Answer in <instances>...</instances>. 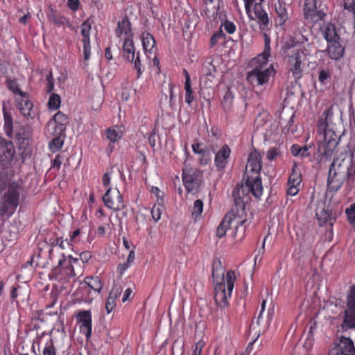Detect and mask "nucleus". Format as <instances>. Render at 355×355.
<instances>
[{
	"label": "nucleus",
	"instance_id": "nucleus-1",
	"mask_svg": "<svg viewBox=\"0 0 355 355\" xmlns=\"http://www.w3.org/2000/svg\"><path fill=\"white\" fill-rule=\"evenodd\" d=\"M262 156L254 148L250 153L243 175V183L232 191L234 206L221 222H247L245 205L250 200L249 193L256 198L263 194V184L261 178Z\"/></svg>",
	"mask_w": 355,
	"mask_h": 355
},
{
	"label": "nucleus",
	"instance_id": "nucleus-2",
	"mask_svg": "<svg viewBox=\"0 0 355 355\" xmlns=\"http://www.w3.org/2000/svg\"><path fill=\"white\" fill-rule=\"evenodd\" d=\"M354 152L349 145L338 150L334 155L332 163L329 168L327 190L329 192L338 191L344 182L350 184L354 182L355 175Z\"/></svg>",
	"mask_w": 355,
	"mask_h": 355
},
{
	"label": "nucleus",
	"instance_id": "nucleus-3",
	"mask_svg": "<svg viewBox=\"0 0 355 355\" xmlns=\"http://www.w3.org/2000/svg\"><path fill=\"white\" fill-rule=\"evenodd\" d=\"M332 116L333 107L330 106L322 112L318 124V132L323 135L324 141L318 142L311 159V162H315L317 164L326 162L332 157L340 139V135L329 124Z\"/></svg>",
	"mask_w": 355,
	"mask_h": 355
},
{
	"label": "nucleus",
	"instance_id": "nucleus-4",
	"mask_svg": "<svg viewBox=\"0 0 355 355\" xmlns=\"http://www.w3.org/2000/svg\"><path fill=\"white\" fill-rule=\"evenodd\" d=\"M224 272L220 260L214 261L212 271L214 282L216 283L214 299L217 305L221 308L228 305V298L232 295L236 280L233 270L227 271L225 276Z\"/></svg>",
	"mask_w": 355,
	"mask_h": 355
},
{
	"label": "nucleus",
	"instance_id": "nucleus-5",
	"mask_svg": "<svg viewBox=\"0 0 355 355\" xmlns=\"http://www.w3.org/2000/svg\"><path fill=\"white\" fill-rule=\"evenodd\" d=\"M7 188L0 203V220H5L17 209L23 191V187L18 182H10L8 175L0 171V192Z\"/></svg>",
	"mask_w": 355,
	"mask_h": 355
},
{
	"label": "nucleus",
	"instance_id": "nucleus-6",
	"mask_svg": "<svg viewBox=\"0 0 355 355\" xmlns=\"http://www.w3.org/2000/svg\"><path fill=\"white\" fill-rule=\"evenodd\" d=\"M252 69L248 72L246 80L252 87L263 86L267 84L270 76L276 73L272 64L268 66V61L262 60L251 61Z\"/></svg>",
	"mask_w": 355,
	"mask_h": 355
},
{
	"label": "nucleus",
	"instance_id": "nucleus-7",
	"mask_svg": "<svg viewBox=\"0 0 355 355\" xmlns=\"http://www.w3.org/2000/svg\"><path fill=\"white\" fill-rule=\"evenodd\" d=\"M327 10L326 0H304L302 6L304 19L313 24L324 21Z\"/></svg>",
	"mask_w": 355,
	"mask_h": 355
},
{
	"label": "nucleus",
	"instance_id": "nucleus-8",
	"mask_svg": "<svg viewBox=\"0 0 355 355\" xmlns=\"http://www.w3.org/2000/svg\"><path fill=\"white\" fill-rule=\"evenodd\" d=\"M266 306V301L263 300L261 303V309L257 317L256 322H253L250 327V334L253 340L247 347V351H250L253 345H255L259 349L261 346V343L258 341V338L261 334H263L268 329L270 320L272 313L268 312L266 315H263V311Z\"/></svg>",
	"mask_w": 355,
	"mask_h": 355
},
{
	"label": "nucleus",
	"instance_id": "nucleus-9",
	"mask_svg": "<svg viewBox=\"0 0 355 355\" xmlns=\"http://www.w3.org/2000/svg\"><path fill=\"white\" fill-rule=\"evenodd\" d=\"M302 56L303 53L299 48L289 47L286 51V67L295 80H300L303 76Z\"/></svg>",
	"mask_w": 355,
	"mask_h": 355
},
{
	"label": "nucleus",
	"instance_id": "nucleus-10",
	"mask_svg": "<svg viewBox=\"0 0 355 355\" xmlns=\"http://www.w3.org/2000/svg\"><path fill=\"white\" fill-rule=\"evenodd\" d=\"M183 184L189 193L198 192L202 179V173L196 168H184L182 174Z\"/></svg>",
	"mask_w": 355,
	"mask_h": 355
},
{
	"label": "nucleus",
	"instance_id": "nucleus-11",
	"mask_svg": "<svg viewBox=\"0 0 355 355\" xmlns=\"http://www.w3.org/2000/svg\"><path fill=\"white\" fill-rule=\"evenodd\" d=\"M69 123L68 116L59 111L53 116V120L48 123V131L51 135H65Z\"/></svg>",
	"mask_w": 355,
	"mask_h": 355
},
{
	"label": "nucleus",
	"instance_id": "nucleus-12",
	"mask_svg": "<svg viewBox=\"0 0 355 355\" xmlns=\"http://www.w3.org/2000/svg\"><path fill=\"white\" fill-rule=\"evenodd\" d=\"M15 149L11 141L0 138V167L6 168L11 165Z\"/></svg>",
	"mask_w": 355,
	"mask_h": 355
},
{
	"label": "nucleus",
	"instance_id": "nucleus-13",
	"mask_svg": "<svg viewBox=\"0 0 355 355\" xmlns=\"http://www.w3.org/2000/svg\"><path fill=\"white\" fill-rule=\"evenodd\" d=\"M16 107L26 119H33L35 113L33 110V104L30 99L28 93L21 94V96L15 98Z\"/></svg>",
	"mask_w": 355,
	"mask_h": 355
},
{
	"label": "nucleus",
	"instance_id": "nucleus-14",
	"mask_svg": "<svg viewBox=\"0 0 355 355\" xmlns=\"http://www.w3.org/2000/svg\"><path fill=\"white\" fill-rule=\"evenodd\" d=\"M105 205L114 210L124 207L123 197L117 189L109 188L103 196Z\"/></svg>",
	"mask_w": 355,
	"mask_h": 355
},
{
	"label": "nucleus",
	"instance_id": "nucleus-15",
	"mask_svg": "<svg viewBox=\"0 0 355 355\" xmlns=\"http://www.w3.org/2000/svg\"><path fill=\"white\" fill-rule=\"evenodd\" d=\"M302 175L297 164L295 162L292 167V173L288 180L287 194L291 196L297 195L300 191Z\"/></svg>",
	"mask_w": 355,
	"mask_h": 355
},
{
	"label": "nucleus",
	"instance_id": "nucleus-16",
	"mask_svg": "<svg viewBox=\"0 0 355 355\" xmlns=\"http://www.w3.org/2000/svg\"><path fill=\"white\" fill-rule=\"evenodd\" d=\"M93 21L88 18L81 25L82 42L83 44L84 59L88 60L91 55L90 31Z\"/></svg>",
	"mask_w": 355,
	"mask_h": 355
},
{
	"label": "nucleus",
	"instance_id": "nucleus-17",
	"mask_svg": "<svg viewBox=\"0 0 355 355\" xmlns=\"http://www.w3.org/2000/svg\"><path fill=\"white\" fill-rule=\"evenodd\" d=\"M340 39L327 42L326 49L322 53H327L328 57L334 60H340L345 54V48L340 42Z\"/></svg>",
	"mask_w": 355,
	"mask_h": 355
},
{
	"label": "nucleus",
	"instance_id": "nucleus-18",
	"mask_svg": "<svg viewBox=\"0 0 355 355\" xmlns=\"http://www.w3.org/2000/svg\"><path fill=\"white\" fill-rule=\"evenodd\" d=\"M231 152L232 150L229 146L225 144L215 153L214 164L218 171H221L226 168Z\"/></svg>",
	"mask_w": 355,
	"mask_h": 355
},
{
	"label": "nucleus",
	"instance_id": "nucleus-19",
	"mask_svg": "<svg viewBox=\"0 0 355 355\" xmlns=\"http://www.w3.org/2000/svg\"><path fill=\"white\" fill-rule=\"evenodd\" d=\"M335 355H355V346L351 338L341 336L339 343L332 349Z\"/></svg>",
	"mask_w": 355,
	"mask_h": 355
},
{
	"label": "nucleus",
	"instance_id": "nucleus-20",
	"mask_svg": "<svg viewBox=\"0 0 355 355\" xmlns=\"http://www.w3.org/2000/svg\"><path fill=\"white\" fill-rule=\"evenodd\" d=\"M243 231L242 223H234V227L231 226V223H219L216 227V234L218 238H222L229 232L232 236L236 237L237 235L241 236Z\"/></svg>",
	"mask_w": 355,
	"mask_h": 355
},
{
	"label": "nucleus",
	"instance_id": "nucleus-21",
	"mask_svg": "<svg viewBox=\"0 0 355 355\" xmlns=\"http://www.w3.org/2000/svg\"><path fill=\"white\" fill-rule=\"evenodd\" d=\"M252 7L260 31H269L270 20L267 12L263 8L262 4H257Z\"/></svg>",
	"mask_w": 355,
	"mask_h": 355
},
{
	"label": "nucleus",
	"instance_id": "nucleus-22",
	"mask_svg": "<svg viewBox=\"0 0 355 355\" xmlns=\"http://www.w3.org/2000/svg\"><path fill=\"white\" fill-rule=\"evenodd\" d=\"M46 15L48 19L58 27L64 26H70L69 19L52 6L49 7Z\"/></svg>",
	"mask_w": 355,
	"mask_h": 355
},
{
	"label": "nucleus",
	"instance_id": "nucleus-23",
	"mask_svg": "<svg viewBox=\"0 0 355 355\" xmlns=\"http://www.w3.org/2000/svg\"><path fill=\"white\" fill-rule=\"evenodd\" d=\"M320 31L327 43L336 39H340V35L337 33L335 24L330 21L324 22L320 26Z\"/></svg>",
	"mask_w": 355,
	"mask_h": 355
},
{
	"label": "nucleus",
	"instance_id": "nucleus-24",
	"mask_svg": "<svg viewBox=\"0 0 355 355\" xmlns=\"http://www.w3.org/2000/svg\"><path fill=\"white\" fill-rule=\"evenodd\" d=\"M77 320L80 327L85 329V336L89 338L92 334V315L89 311H83L77 315Z\"/></svg>",
	"mask_w": 355,
	"mask_h": 355
},
{
	"label": "nucleus",
	"instance_id": "nucleus-25",
	"mask_svg": "<svg viewBox=\"0 0 355 355\" xmlns=\"http://www.w3.org/2000/svg\"><path fill=\"white\" fill-rule=\"evenodd\" d=\"M275 12L277 17L275 23L277 26H283L288 19V12L286 3L282 0H278L275 4Z\"/></svg>",
	"mask_w": 355,
	"mask_h": 355
},
{
	"label": "nucleus",
	"instance_id": "nucleus-26",
	"mask_svg": "<svg viewBox=\"0 0 355 355\" xmlns=\"http://www.w3.org/2000/svg\"><path fill=\"white\" fill-rule=\"evenodd\" d=\"M116 35L118 37H120L122 35L125 36V38L133 39V33L131 28V24L128 17H124L117 24L116 29Z\"/></svg>",
	"mask_w": 355,
	"mask_h": 355
},
{
	"label": "nucleus",
	"instance_id": "nucleus-27",
	"mask_svg": "<svg viewBox=\"0 0 355 355\" xmlns=\"http://www.w3.org/2000/svg\"><path fill=\"white\" fill-rule=\"evenodd\" d=\"M123 288L121 286L114 284L110 291L105 303V309L107 313L112 312L116 306V299L121 294Z\"/></svg>",
	"mask_w": 355,
	"mask_h": 355
},
{
	"label": "nucleus",
	"instance_id": "nucleus-28",
	"mask_svg": "<svg viewBox=\"0 0 355 355\" xmlns=\"http://www.w3.org/2000/svg\"><path fill=\"white\" fill-rule=\"evenodd\" d=\"M3 114L4 121L3 129L5 133L8 137L12 138L14 137L15 125L13 123L12 113L3 107Z\"/></svg>",
	"mask_w": 355,
	"mask_h": 355
},
{
	"label": "nucleus",
	"instance_id": "nucleus-29",
	"mask_svg": "<svg viewBox=\"0 0 355 355\" xmlns=\"http://www.w3.org/2000/svg\"><path fill=\"white\" fill-rule=\"evenodd\" d=\"M141 42L143 49L146 52L153 53L157 50L155 39L150 33L147 32L142 33Z\"/></svg>",
	"mask_w": 355,
	"mask_h": 355
},
{
	"label": "nucleus",
	"instance_id": "nucleus-30",
	"mask_svg": "<svg viewBox=\"0 0 355 355\" xmlns=\"http://www.w3.org/2000/svg\"><path fill=\"white\" fill-rule=\"evenodd\" d=\"M123 56L128 62H133L135 59V48L133 39L125 38L123 44Z\"/></svg>",
	"mask_w": 355,
	"mask_h": 355
},
{
	"label": "nucleus",
	"instance_id": "nucleus-31",
	"mask_svg": "<svg viewBox=\"0 0 355 355\" xmlns=\"http://www.w3.org/2000/svg\"><path fill=\"white\" fill-rule=\"evenodd\" d=\"M182 72L185 77V103L190 105L194 100V92L191 88V78L189 72L186 69H183Z\"/></svg>",
	"mask_w": 355,
	"mask_h": 355
},
{
	"label": "nucleus",
	"instance_id": "nucleus-32",
	"mask_svg": "<svg viewBox=\"0 0 355 355\" xmlns=\"http://www.w3.org/2000/svg\"><path fill=\"white\" fill-rule=\"evenodd\" d=\"M342 328L345 331L349 329H355V309L347 306Z\"/></svg>",
	"mask_w": 355,
	"mask_h": 355
},
{
	"label": "nucleus",
	"instance_id": "nucleus-33",
	"mask_svg": "<svg viewBox=\"0 0 355 355\" xmlns=\"http://www.w3.org/2000/svg\"><path fill=\"white\" fill-rule=\"evenodd\" d=\"M30 128L28 125L15 123L14 136L19 141L26 140L30 137Z\"/></svg>",
	"mask_w": 355,
	"mask_h": 355
},
{
	"label": "nucleus",
	"instance_id": "nucleus-34",
	"mask_svg": "<svg viewBox=\"0 0 355 355\" xmlns=\"http://www.w3.org/2000/svg\"><path fill=\"white\" fill-rule=\"evenodd\" d=\"M268 31H260L264 37V50L263 51L258 55L255 58L256 60H264L268 62V57L270 56V38L268 34L267 33Z\"/></svg>",
	"mask_w": 355,
	"mask_h": 355
},
{
	"label": "nucleus",
	"instance_id": "nucleus-35",
	"mask_svg": "<svg viewBox=\"0 0 355 355\" xmlns=\"http://www.w3.org/2000/svg\"><path fill=\"white\" fill-rule=\"evenodd\" d=\"M123 131L118 126H113L105 130L106 138L111 142H117L123 137Z\"/></svg>",
	"mask_w": 355,
	"mask_h": 355
},
{
	"label": "nucleus",
	"instance_id": "nucleus-36",
	"mask_svg": "<svg viewBox=\"0 0 355 355\" xmlns=\"http://www.w3.org/2000/svg\"><path fill=\"white\" fill-rule=\"evenodd\" d=\"M55 137L49 142V147L51 152L55 153L59 151L64 144V140L61 138V137L64 136V135H52Z\"/></svg>",
	"mask_w": 355,
	"mask_h": 355
},
{
	"label": "nucleus",
	"instance_id": "nucleus-37",
	"mask_svg": "<svg viewBox=\"0 0 355 355\" xmlns=\"http://www.w3.org/2000/svg\"><path fill=\"white\" fill-rule=\"evenodd\" d=\"M135 259V252L134 250H130L129 255L127 258L126 262L120 263L117 267V271L121 276L123 272L131 266Z\"/></svg>",
	"mask_w": 355,
	"mask_h": 355
},
{
	"label": "nucleus",
	"instance_id": "nucleus-38",
	"mask_svg": "<svg viewBox=\"0 0 355 355\" xmlns=\"http://www.w3.org/2000/svg\"><path fill=\"white\" fill-rule=\"evenodd\" d=\"M8 89L11 91L14 94H17L19 96H21V94H25L20 89L19 84L16 79L8 78L6 81Z\"/></svg>",
	"mask_w": 355,
	"mask_h": 355
},
{
	"label": "nucleus",
	"instance_id": "nucleus-39",
	"mask_svg": "<svg viewBox=\"0 0 355 355\" xmlns=\"http://www.w3.org/2000/svg\"><path fill=\"white\" fill-rule=\"evenodd\" d=\"M85 283L93 290L100 292L102 288L101 281L98 277H89L85 279Z\"/></svg>",
	"mask_w": 355,
	"mask_h": 355
},
{
	"label": "nucleus",
	"instance_id": "nucleus-40",
	"mask_svg": "<svg viewBox=\"0 0 355 355\" xmlns=\"http://www.w3.org/2000/svg\"><path fill=\"white\" fill-rule=\"evenodd\" d=\"M203 210V202L201 200L198 199L196 200L193 202V211H192V216L195 218V220L197 219V218L200 216Z\"/></svg>",
	"mask_w": 355,
	"mask_h": 355
},
{
	"label": "nucleus",
	"instance_id": "nucleus-41",
	"mask_svg": "<svg viewBox=\"0 0 355 355\" xmlns=\"http://www.w3.org/2000/svg\"><path fill=\"white\" fill-rule=\"evenodd\" d=\"M48 105L50 110H57L60 105V96L56 94H52L49 98Z\"/></svg>",
	"mask_w": 355,
	"mask_h": 355
},
{
	"label": "nucleus",
	"instance_id": "nucleus-42",
	"mask_svg": "<svg viewBox=\"0 0 355 355\" xmlns=\"http://www.w3.org/2000/svg\"><path fill=\"white\" fill-rule=\"evenodd\" d=\"M131 62L134 64V69L137 72V78H139L143 72V70L141 69L142 64L140 59V53L139 51L135 55V59L133 62Z\"/></svg>",
	"mask_w": 355,
	"mask_h": 355
},
{
	"label": "nucleus",
	"instance_id": "nucleus-43",
	"mask_svg": "<svg viewBox=\"0 0 355 355\" xmlns=\"http://www.w3.org/2000/svg\"><path fill=\"white\" fill-rule=\"evenodd\" d=\"M200 155L199 162L200 165L208 164L211 159V155L207 149L203 150V153H198Z\"/></svg>",
	"mask_w": 355,
	"mask_h": 355
},
{
	"label": "nucleus",
	"instance_id": "nucleus-44",
	"mask_svg": "<svg viewBox=\"0 0 355 355\" xmlns=\"http://www.w3.org/2000/svg\"><path fill=\"white\" fill-rule=\"evenodd\" d=\"M225 37V35L221 29L216 31L210 39V47L213 48L218 42L219 40L223 39Z\"/></svg>",
	"mask_w": 355,
	"mask_h": 355
},
{
	"label": "nucleus",
	"instance_id": "nucleus-45",
	"mask_svg": "<svg viewBox=\"0 0 355 355\" xmlns=\"http://www.w3.org/2000/svg\"><path fill=\"white\" fill-rule=\"evenodd\" d=\"M245 2V8L247 14L248 15L249 17L251 18L250 13L251 12V8L252 6H254V5L257 4H262L264 0H243Z\"/></svg>",
	"mask_w": 355,
	"mask_h": 355
},
{
	"label": "nucleus",
	"instance_id": "nucleus-46",
	"mask_svg": "<svg viewBox=\"0 0 355 355\" xmlns=\"http://www.w3.org/2000/svg\"><path fill=\"white\" fill-rule=\"evenodd\" d=\"M228 34H233L236 31V25L234 22L226 19L221 25Z\"/></svg>",
	"mask_w": 355,
	"mask_h": 355
},
{
	"label": "nucleus",
	"instance_id": "nucleus-47",
	"mask_svg": "<svg viewBox=\"0 0 355 355\" xmlns=\"http://www.w3.org/2000/svg\"><path fill=\"white\" fill-rule=\"evenodd\" d=\"M315 147L311 150V146H304L302 147L301 152L300 156L302 157H310L309 160L313 158V155L314 152Z\"/></svg>",
	"mask_w": 355,
	"mask_h": 355
},
{
	"label": "nucleus",
	"instance_id": "nucleus-48",
	"mask_svg": "<svg viewBox=\"0 0 355 355\" xmlns=\"http://www.w3.org/2000/svg\"><path fill=\"white\" fill-rule=\"evenodd\" d=\"M345 214L349 222H355V202L345 209Z\"/></svg>",
	"mask_w": 355,
	"mask_h": 355
},
{
	"label": "nucleus",
	"instance_id": "nucleus-49",
	"mask_svg": "<svg viewBox=\"0 0 355 355\" xmlns=\"http://www.w3.org/2000/svg\"><path fill=\"white\" fill-rule=\"evenodd\" d=\"M347 306L355 309V286L351 288L348 294Z\"/></svg>",
	"mask_w": 355,
	"mask_h": 355
},
{
	"label": "nucleus",
	"instance_id": "nucleus-50",
	"mask_svg": "<svg viewBox=\"0 0 355 355\" xmlns=\"http://www.w3.org/2000/svg\"><path fill=\"white\" fill-rule=\"evenodd\" d=\"M280 155V152L277 148H270L266 153V157L268 160L272 161Z\"/></svg>",
	"mask_w": 355,
	"mask_h": 355
},
{
	"label": "nucleus",
	"instance_id": "nucleus-51",
	"mask_svg": "<svg viewBox=\"0 0 355 355\" xmlns=\"http://www.w3.org/2000/svg\"><path fill=\"white\" fill-rule=\"evenodd\" d=\"M330 78L331 75L328 69H322L320 71L318 80L320 83H324L325 81Z\"/></svg>",
	"mask_w": 355,
	"mask_h": 355
},
{
	"label": "nucleus",
	"instance_id": "nucleus-52",
	"mask_svg": "<svg viewBox=\"0 0 355 355\" xmlns=\"http://www.w3.org/2000/svg\"><path fill=\"white\" fill-rule=\"evenodd\" d=\"M63 158L64 157L62 155H57L53 161L52 162L51 167L53 168H56L58 171L60 170L61 164L62 163Z\"/></svg>",
	"mask_w": 355,
	"mask_h": 355
},
{
	"label": "nucleus",
	"instance_id": "nucleus-53",
	"mask_svg": "<svg viewBox=\"0 0 355 355\" xmlns=\"http://www.w3.org/2000/svg\"><path fill=\"white\" fill-rule=\"evenodd\" d=\"M344 8L355 14V0H344Z\"/></svg>",
	"mask_w": 355,
	"mask_h": 355
},
{
	"label": "nucleus",
	"instance_id": "nucleus-54",
	"mask_svg": "<svg viewBox=\"0 0 355 355\" xmlns=\"http://www.w3.org/2000/svg\"><path fill=\"white\" fill-rule=\"evenodd\" d=\"M67 6L71 10L77 11L80 6V1L79 0H68Z\"/></svg>",
	"mask_w": 355,
	"mask_h": 355
},
{
	"label": "nucleus",
	"instance_id": "nucleus-55",
	"mask_svg": "<svg viewBox=\"0 0 355 355\" xmlns=\"http://www.w3.org/2000/svg\"><path fill=\"white\" fill-rule=\"evenodd\" d=\"M151 215L153 218L157 221L161 218V211L158 207L154 206L151 210Z\"/></svg>",
	"mask_w": 355,
	"mask_h": 355
},
{
	"label": "nucleus",
	"instance_id": "nucleus-56",
	"mask_svg": "<svg viewBox=\"0 0 355 355\" xmlns=\"http://www.w3.org/2000/svg\"><path fill=\"white\" fill-rule=\"evenodd\" d=\"M321 228H324L326 230H327V233L325 235V237L329 241H331L332 238V229H333V223H329L328 225H320Z\"/></svg>",
	"mask_w": 355,
	"mask_h": 355
},
{
	"label": "nucleus",
	"instance_id": "nucleus-57",
	"mask_svg": "<svg viewBox=\"0 0 355 355\" xmlns=\"http://www.w3.org/2000/svg\"><path fill=\"white\" fill-rule=\"evenodd\" d=\"M302 146H300L299 144H295L291 146V154L295 156H300V152H301Z\"/></svg>",
	"mask_w": 355,
	"mask_h": 355
},
{
	"label": "nucleus",
	"instance_id": "nucleus-58",
	"mask_svg": "<svg viewBox=\"0 0 355 355\" xmlns=\"http://www.w3.org/2000/svg\"><path fill=\"white\" fill-rule=\"evenodd\" d=\"M192 150L194 153H203V150L205 148H202L201 147V144L199 143L198 141H196L191 146Z\"/></svg>",
	"mask_w": 355,
	"mask_h": 355
},
{
	"label": "nucleus",
	"instance_id": "nucleus-59",
	"mask_svg": "<svg viewBox=\"0 0 355 355\" xmlns=\"http://www.w3.org/2000/svg\"><path fill=\"white\" fill-rule=\"evenodd\" d=\"M47 81H48L47 92H51L54 88V83H53V79L51 73H50L47 76Z\"/></svg>",
	"mask_w": 355,
	"mask_h": 355
},
{
	"label": "nucleus",
	"instance_id": "nucleus-60",
	"mask_svg": "<svg viewBox=\"0 0 355 355\" xmlns=\"http://www.w3.org/2000/svg\"><path fill=\"white\" fill-rule=\"evenodd\" d=\"M43 355H55V351L53 345L47 346L43 351Z\"/></svg>",
	"mask_w": 355,
	"mask_h": 355
},
{
	"label": "nucleus",
	"instance_id": "nucleus-61",
	"mask_svg": "<svg viewBox=\"0 0 355 355\" xmlns=\"http://www.w3.org/2000/svg\"><path fill=\"white\" fill-rule=\"evenodd\" d=\"M31 18V14L30 12H28L26 15H24V16L21 17L19 19V21L24 24V25H26L28 23V21Z\"/></svg>",
	"mask_w": 355,
	"mask_h": 355
},
{
	"label": "nucleus",
	"instance_id": "nucleus-62",
	"mask_svg": "<svg viewBox=\"0 0 355 355\" xmlns=\"http://www.w3.org/2000/svg\"><path fill=\"white\" fill-rule=\"evenodd\" d=\"M151 193L156 196L157 199L162 198L163 197L162 192L157 187H152Z\"/></svg>",
	"mask_w": 355,
	"mask_h": 355
},
{
	"label": "nucleus",
	"instance_id": "nucleus-63",
	"mask_svg": "<svg viewBox=\"0 0 355 355\" xmlns=\"http://www.w3.org/2000/svg\"><path fill=\"white\" fill-rule=\"evenodd\" d=\"M322 211L324 213V217H318V220L324 223L329 222L331 220V214L327 211L323 210Z\"/></svg>",
	"mask_w": 355,
	"mask_h": 355
},
{
	"label": "nucleus",
	"instance_id": "nucleus-64",
	"mask_svg": "<svg viewBox=\"0 0 355 355\" xmlns=\"http://www.w3.org/2000/svg\"><path fill=\"white\" fill-rule=\"evenodd\" d=\"M103 184L104 187H108L110 184V175L108 173H105L102 178Z\"/></svg>",
	"mask_w": 355,
	"mask_h": 355
}]
</instances>
